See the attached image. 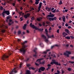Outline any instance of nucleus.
Masks as SVG:
<instances>
[{"label": "nucleus", "instance_id": "obj_4", "mask_svg": "<svg viewBox=\"0 0 74 74\" xmlns=\"http://www.w3.org/2000/svg\"><path fill=\"white\" fill-rule=\"evenodd\" d=\"M5 14H6L7 15H9L10 14V12L9 11H8V10L3 11V12H2V16H3V17H5Z\"/></svg>", "mask_w": 74, "mask_h": 74}, {"label": "nucleus", "instance_id": "obj_15", "mask_svg": "<svg viewBox=\"0 0 74 74\" xmlns=\"http://www.w3.org/2000/svg\"><path fill=\"white\" fill-rule=\"evenodd\" d=\"M26 74H31V71L28 70L26 71Z\"/></svg>", "mask_w": 74, "mask_h": 74}, {"label": "nucleus", "instance_id": "obj_42", "mask_svg": "<svg viewBox=\"0 0 74 74\" xmlns=\"http://www.w3.org/2000/svg\"><path fill=\"white\" fill-rule=\"evenodd\" d=\"M5 32V30L4 29L2 30L1 31V32H2V33H4V32Z\"/></svg>", "mask_w": 74, "mask_h": 74}, {"label": "nucleus", "instance_id": "obj_55", "mask_svg": "<svg viewBox=\"0 0 74 74\" xmlns=\"http://www.w3.org/2000/svg\"><path fill=\"white\" fill-rule=\"evenodd\" d=\"M64 71H63V70L62 71V74H63L64 73Z\"/></svg>", "mask_w": 74, "mask_h": 74}, {"label": "nucleus", "instance_id": "obj_10", "mask_svg": "<svg viewBox=\"0 0 74 74\" xmlns=\"http://www.w3.org/2000/svg\"><path fill=\"white\" fill-rule=\"evenodd\" d=\"M54 15H53L52 14H49V15H48L47 16V18H49V17L53 18V17H54Z\"/></svg>", "mask_w": 74, "mask_h": 74}, {"label": "nucleus", "instance_id": "obj_48", "mask_svg": "<svg viewBox=\"0 0 74 74\" xmlns=\"http://www.w3.org/2000/svg\"><path fill=\"white\" fill-rule=\"evenodd\" d=\"M45 32H48L47 31V29H45Z\"/></svg>", "mask_w": 74, "mask_h": 74}, {"label": "nucleus", "instance_id": "obj_40", "mask_svg": "<svg viewBox=\"0 0 74 74\" xmlns=\"http://www.w3.org/2000/svg\"><path fill=\"white\" fill-rule=\"evenodd\" d=\"M31 20H32V21H34V16H32V18H31Z\"/></svg>", "mask_w": 74, "mask_h": 74}, {"label": "nucleus", "instance_id": "obj_18", "mask_svg": "<svg viewBox=\"0 0 74 74\" xmlns=\"http://www.w3.org/2000/svg\"><path fill=\"white\" fill-rule=\"evenodd\" d=\"M63 22L65 23V17L64 16H62Z\"/></svg>", "mask_w": 74, "mask_h": 74}, {"label": "nucleus", "instance_id": "obj_8", "mask_svg": "<svg viewBox=\"0 0 74 74\" xmlns=\"http://www.w3.org/2000/svg\"><path fill=\"white\" fill-rule=\"evenodd\" d=\"M46 34L47 35V37H48V38H51L54 37V35H52L51 36H49V34H48V32H46Z\"/></svg>", "mask_w": 74, "mask_h": 74}, {"label": "nucleus", "instance_id": "obj_58", "mask_svg": "<svg viewBox=\"0 0 74 74\" xmlns=\"http://www.w3.org/2000/svg\"><path fill=\"white\" fill-rule=\"evenodd\" d=\"M20 9L21 10H23V8H22V7H21Z\"/></svg>", "mask_w": 74, "mask_h": 74}, {"label": "nucleus", "instance_id": "obj_31", "mask_svg": "<svg viewBox=\"0 0 74 74\" xmlns=\"http://www.w3.org/2000/svg\"><path fill=\"white\" fill-rule=\"evenodd\" d=\"M29 60V58H28L26 60H25V61L26 62H27L28 60Z\"/></svg>", "mask_w": 74, "mask_h": 74}, {"label": "nucleus", "instance_id": "obj_24", "mask_svg": "<svg viewBox=\"0 0 74 74\" xmlns=\"http://www.w3.org/2000/svg\"><path fill=\"white\" fill-rule=\"evenodd\" d=\"M66 52L68 53V54L70 55L71 54V52L69 51H66Z\"/></svg>", "mask_w": 74, "mask_h": 74}, {"label": "nucleus", "instance_id": "obj_32", "mask_svg": "<svg viewBox=\"0 0 74 74\" xmlns=\"http://www.w3.org/2000/svg\"><path fill=\"white\" fill-rule=\"evenodd\" d=\"M23 17H21V18H20V19L21 20L20 22H21V21H23Z\"/></svg>", "mask_w": 74, "mask_h": 74}, {"label": "nucleus", "instance_id": "obj_54", "mask_svg": "<svg viewBox=\"0 0 74 74\" xmlns=\"http://www.w3.org/2000/svg\"><path fill=\"white\" fill-rule=\"evenodd\" d=\"M38 72L39 73H41V71L40 70H40V69H38Z\"/></svg>", "mask_w": 74, "mask_h": 74}, {"label": "nucleus", "instance_id": "obj_1", "mask_svg": "<svg viewBox=\"0 0 74 74\" xmlns=\"http://www.w3.org/2000/svg\"><path fill=\"white\" fill-rule=\"evenodd\" d=\"M27 41H25L23 42L22 43L23 48L20 49V51L21 53H23V54H24L26 51L27 49H25V47H27V46L24 45L25 44L27 43Z\"/></svg>", "mask_w": 74, "mask_h": 74}, {"label": "nucleus", "instance_id": "obj_44", "mask_svg": "<svg viewBox=\"0 0 74 74\" xmlns=\"http://www.w3.org/2000/svg\"><path fill=\"white\" fill-rule=\"evenodd\" d=\"M57 19V18L56 17H54V18H53V20H55V21H56V19Z\"/></svg>", "mask_w": 74, "mask_h": 74}, {"label": "nucleus", "instance_id": "obj_13", "mask_svg": "<svg viewBox=\"0 0 74 74\" xmlns=\"http://www.w3.org/2000/svg\"><path fill=\"white\" fill-rule=\"evenodd\" d=\"M65 32L67 33V34H69V32H70V31H69V30L67 29H65Z\"/></svg>", "mask_w": 74, "mask_h": 74}, {"label": "nucleus", "instance_id": "obj_61", "mask_svg": "<svg viewBox=\"0 0 74 74\" xmlns=\"http://www.w3.org/2000/svg\"><path fill=\"white\" fill-rule=\"evenodd\" d=\"M55 46H51V49H52Z\"/></svg>", "mask_w": 74, "mask_h": 74}, {"label": "nucleus", "instance_id": "obj_30", "mask_svg": "<svg viewBox=\"0 0 74 74\" xmlns=\"http://www.w3.org/2000/svg\"><path fill=\"white\" fill-rule=\"evenodd\" d=\"M56 65H57L61 66V64L60 63L58 64V62L56 63Z\"/></svg>", "mask_w": 74, "mask_h": 74}, {"label": "nucleus", "instance_id": "obj_5", "mask_svg": "<svg viewBox=\"0 0 74 74\" xmlns=\"http://www.w3.org/2000/svg\"><path fill=\"white\" fill-rule=\"evenodd\" d=\"M17 73L16 69L15 68L14 69L12 70V71L10 72L9 74H14V73Z\"/></svg>", "mask_w": 74, "mask_h": 74}, {"label": "nucleus", "instance_id": "obj_50", "mask_svg": "<svg viewBox=\"0 0 74 74\" xmlns=\"http://www.w3.org/2000/svg\"><path fill=\"white\" fill-rule=\"evenodd\" d=\"M45 24L44 22H43L42 25L43 26H45Z\"/></svg>", "mask_w": 74, "mask_h": 74}, {"label": "nucleus", "instance_id": "obj_63", "mask_svg": "<svg viewBox=\"0 0 74 74\" xmlns=\"http://www.w3.org/2000/svg\"><path fill=\"white\" fill-rule=\"evenodd\" d=\"M12 5H13V6H14L15 5V3H13L12 4Z\"/></svg>", "mask_w": 74, "mask_h": 74}, {"label": "nucleus", "instance_id": "obj_62", "mask_svg": "<svg viewBox=\"0 0 74 74\" xmlns=\"http://www.w3.org/2000/svg\"><path fill=\"white\" fill-rule=\"evenodd\" d=\"M58 28H59V29H61L62 27L61 26H58Z\"/></svg>", "mask_w": 74, "mask_h": 74}, {"label": "nucleus", "instance_id": "obj_7", "mask_svg": "<svg viewBox=\"0 0 74 74\" xmlns=\"http://www.w3.org/2000/svg\"><path fill=\"white\" fill-rule=\"evenodd\" d=\"M41 36L42 37L45 39V41L46 42H47V43L49 42V40H48L46 38V37L43 34Z\"/></svg>", "mask_w": 74, "mask_h": 74}, {"label": "nucleus", "instance_id": "obj_49", "mask_svg": "<svg viewBox=\"0 0 74 74\" xmlns=\"http://www.w3.org/2000/svg\"><path fill=\"white\" fill-rule=\"evenodd\" d=\"M37 21H40V20L39 18H37Z\"/></svg>", "mask_w": 74, "mask_h": 74}, {"label": "nucleus", "instance_id": "obj_6", "mask_svg": "<svg viewBox=\"0 0 74 74\" xmlns=\"http://www.w3.org/2000/svg\"><path fill=\"white\" fill-rule=\"evenodd\" d=\"M42 2H40L39 4V6L38 7V12H39L40 10V8L42 7Z\"/></svg>", "mask_w": 74, "mask_h": 74}, {"label": "nucleus", "instance_id": "obj_37", "mask_svg": "<svg viewBox=\"0 0 74 74\" xmlns=\"http://www.w3.org/2000/svg\"><path fill=\"white\" fill-rule=\"evenodd\" d=\"M26 15L28 16V17H29L30 16V14H29V13H27V15Z\"/></svg>", "mask_w": 74, "mask_h": 74}, {"label": "nucleus", "instance_id": "obj_21", "mask_svg": "<svg viewBox=\"0 0 74 74\" xmlns=\"http://www.w3.org/2000/svg\"><path fill=\"white\" fill-rule=\"evenodd\" d=\"M45 61H43L42 62H40L39 64H45Z\"/></svg>", "mask_w": 74, "mask_h": 74}, {"label": "nucleus", "instance_id": "obj_19", "mask_svg": "<svg viewBox=\"0 0 74 74\" xmlns=\"http://www.w3.org/2000/svg\"><path fill=\"white\" fill-rule=\"evenodd\" d=\"M64 55L65 56H66L67 57H69V54H67L66 53H64Z\"/></svg>", "mask_w": 74, "mask_h": 74}, {"label": "nucleus", "instance_id": "obj_14", "mask_svg": "<svg viewBox=\"0 0 74 74\" xmlns=\"http://www.w3.org/2000/svg\"><path fill=\"white\" fill-rule=\"evenodd\" d=\"M49 21H50V22H51V21H54V18H49Z\"/></svg>", "mask_w": 74, "mask_h": 74}, {"label": "nucleus", "instance_id": "obj_64", "mask_svg": "<svg viewBox=\"0 0 74 74\" xmlns=\"http://www.w3.org/2000/svg\"><path fill=\"white\" fill-rule=\"evenodd\" d=\"M27 31V33H29V30H27V31Z\"/></svg>", "mask_w": 74, "mask_h": 74}, {"label": "nucleus", "instance_id": "obj_52", "mask_svg": "<svg viewBox=\"0 0 74 74\" xmlns=\"http://www.w3.org/2000/svg\"><path fill=\"white\" fill-rule=\"evenodd\" d=\"M46 23H47V24L48 25L49 24V23L48 21H47L46 22Z\"/></svg>", "mask_w": 74, "mask_h": 74}, {"label": "nucleus", "instance_id": "obj_51", "mask_svg": "<svg viewBox=\"0 0 74 74\" xmlns=\"http://www.w3.org/2000/svg\"><path fill=\"white\" fill-rule=\"evenodd\" d=\"M57 32L58 33H59V29H58L57 30Z\"/></svg>", "mask_w": 74, "mask_h": 74}, {"label": "nucleus", "instance_id": "obj_16", "mask_svg": "<svg viewBox=\"0 0 74 74\" xmlns=\"http://www.w3.org/2000/svg\"><path fill=\"white\" fill-rule=\"evenodd\" d=\"M62 35L63 36H68V33H66L65 32H63L62 33Z\"/></svg>", "mask_w": 74, "mask_h": 74}, {"label": "nucleus", "instance_id": "obj_28", "mask_svg": "<svg viewBox=\"0 0 74 74\" xmlns=\"http://www.w3.org/2000/svg\"><path fill=\"white\" fill-rule=\"evenodd\" d=\"M62 4V1L61 0L60 1V2L59 3V4L60 5Z\"/></svg>", "mask_w": 74, "mask_h": 74}, {"label": "nucleus", "instance_id": "obj_20", "mask_svg": "<svg viewBox=\"0 0 74 74\" xmlns=\"http://www.w3.org/2000/svg\"><path fill=\"white\" fill-rule=\"evenodd\" d=\"M42 59H38L36 61V62H40L41 60H42Z\"/></svg>", "mask_w": 74, "mask_h": 74}, {"label": "nucleus", "instance_id": "obj_56", "mask_svg": "<svg viewBox=\"0 0 74 74\" xmlns=\"http://www.w3.org/2000/svg\"><path fill=\"white\" fill-rule=\"evenodd\" d=\"M17 42H21V40L19 39H17Z\"/></svg>", "mask_w": 74, "mask_h": 74}, {"label": "nucleus", "instance_id": "obj_17", "mask_svg": "<svg viewBox=\"0 0 74 74\" xmlns=\"http://www.w3.org/2000/svg\"><path fill=\"white\" fill-rule=\"evenodd\" d=\"M26 24H25L24 25V26H23V29L25 30L26 29Z\"/></svg>", "mask_w": 74, "mask_h": 74}, {"label": "nucleus", "instance_id": "obj_29", "mask_svg": "<svg viewBox=\"0 0 74 74\" xmlns=\"http://www.w3.org/2000/svg\"><path fill=\"white\" fill-rule=\"evenodd\" d=\"M3 7L2 6H1L0 7V10L2 11L3 10Z\"/></svg>", "mask_w": 74, "mask_h": 74}, {"label": "nucleus", "instance_id": "obj_36", "mask_svg": "<svg viewBox=\"0 0 74 74\" xmlns=\"http://www.w3.org/2000/svg\"><path fill=\"white\" fill-rule=\"evenodd\" d=\"M56 9H55L54 10H53V11H52V12L53 13H55L56 12Z\"/></svg>", "mask_w": 74, "mask_h": 74}, {"label": "nucleus", "instance_id": "obj_41", "mask_svg": "<svg viewBox=\"0 0 74 74\" xmlns=\"http://www.w3.org/2000/svg\"><path fill=\"white\" fill-rule=\"evenodd\" d=\"M12 21H13V20L11 19H10L9 20V22L10 23L11 22H12Z\"/></svg>", "mask_w": 74, "mask_h": 74}, {"label": "nucleus", "instance_id": "obj_25", "mask_svg": "<svg viewBox=\"0 0 74 74\" xmlns=\"http://www.w3.org/2000/svg\"><path fill=\"white\" fill-rule=\"evenodd\" d=\"M31 69L34 70L35 69H36V68H34V67H29V69Z\"/></svg>", "mask_w": 74, "mask_h": 74}, {"label": "nucleus", "instance_id": "obj_39", "mask_svg": "<svg viewBox=\"0 0 74 74\" xmlns=\"http://www.w3.org/2000/svg\"><path fill=\"white\" fill-rule=\"evenodd\" d=\"M70 37L72 39H74V37L73 36H70Z\"/></svg>", "mask_w": 74, "mask_h": 74}, {"label": "nucleus", "instance_id": "obj_23", "mask_svg": "<svg viewBox=\"0 0 74 74\" xmlns=\"http://www.w3.org/2000/svg\"><path fill=\"white\" fill-rule=\"evenodd\" d=\"M24 17L25 18V19L27 18L28 17H29L27 16L26 15H24Z\"/></svg>", "mask_w": 74, "mask_h": 74}, {"label": "nucleus", "instance_id": "obj_57", "mask_svg": "<svg viewBox=\"0 0 74 74\" xmlns=\"http://www.w3.org/2000/svg\"><path fill=\"white\" fill-rule=\"evenodd\" d=\"M48 9V10H49V12L51 10V8H49Z\"/></svg>", "mask_w": 74, "mask_h": 74}, {"label": "nucleus", "instance_id": "obj_45", "mask_svg": "<svg viewBox=\"0 0 74 74\" xmlns=\"http://www.w3.org/2000/svg\"><path fill=\"white\" fill-rule=\"evenodd\" d=\"M38 25L40 27L42 26V24H40V23H38Z\"/></svg>", "mask_w": 74, "mask_h": 74}, {"label": "nucleus", "instance_id": "obj_22", "mask_svg": "<svg viewBox=\"0 0 74 74\" xmlns=\"http://www.w3.org/2000/svg\"><path fill=\"white\" fill-rule=\"evenodd\" d=\"M21 33V32L20 30H18V32H17V34L18 35H20Z\"/></svg>", "mask_w": 74, "mask_h": 74}, {"label": "nucleus", "instance_id": "obj_38", "mask_svg": "<svg viewBox=\"0 0 74 74\" xmlns=\"http://www.w3.org/2000/svg\"><path fill=\"white\" fill-rule=\"evenodd\" d=\"M47 53V52L46 51H44L43 53H42V54H46Z\"/></svg>", "mask_w": 74, "mask_h": 74}, {"label": "nucleus", "instance_id": "obj_26", "mask_svg": "<svg viewBox=\"0 0 74 74\" xmlns=\"http://www.w3.org/2000/svg\"><path fill=\"white\" fill-rule=\"evenodd\" d=\"M65 38L67 39H70V36H67L65 37Z\"/></svg>", "mask_w": 74, "mask_h": 74}, {"label": "nucleus", "instance_id": "obj_35", "mask_svg": "<svg viewBox=\"0 0 74 74\" xmlns=\"http://www.w3.org/2000/svg\"><path fill=\"white\" fill-rule=\"evenodd\" d=\"M39 3V2L36 1V2H35V4L37 5Z\"/></svg>", "mask_w": 74, "mask_h": 74}, {"label": "nucleus", "instance_id": "obj_12", "mask_svg": "<svg viewBox=\"0 0 74 74\" xmlns=\"http://www.w3.org/2000/svg\"><path fill=\"white\" fill-rule=\"evenodd\" d=\"M40 70H41L42 71H44L45 70V68L43 67H40V68L39 69Z\"/></svg>", "mask_w": 74, "mask_h": 74}, {"label": "nucleus", "instance_id": "obj_60", "mask_svg": "<svg viewBox=\"0 0 74 74\" xmlns=\"http://www.w3.org/2000/svg\"><path fill=\"white\" fill-rule=\"evenodd\" d=\"M43 2L44 4H45L46 3V1L45 0L43 1Z\"/></svg>", "mask_w": 74, "mask_h": 74}, {"label": "nucleus", "instance_id": "obj_59", "mask_svg": "<svg viewBox=\"0 0 74 74\" xmlns=\"http://www.w3.org/2000/svg\"><path fill=\"white\" fill-rule=\"evenodd\" d=\"M12 24L11 23H8V25H9V26L11 25Z\"/></svg>", "mask_w": 74, "mask_h": 74}, {"label": "nucleus", "instance_id": "obj_34", "mask_svg": "<svg viewBox=\"0 0 74 74\" xmlns=\"http://www.w3.org/2000/svg\"><path fill=\"white\" fill-rule=\"evenodd\" d=\"M69 63H71L72 64H73V63H74V61L71 62V61H69Z\"/></svg>", "mask_w": 74, "mask_h": 74}, {"label": "nucleus", "instance_id": "obj_2", "mask_svg": "<svg viewBox=\"0 0 74 74\" xmlns=\"http://www.w3.org/2000/svg\"><path fill=\"white\" fill-rule=\"evenodd\" d=\"M11 54L12 53H10V51H8L7 53L3 55V56H2L1 58V60L3 61L5 60H8V58Z\"/></svg>", "mask_w": 74, "mask_h": 74}, {"label": "nucleus", "instance_id": "obj_3", "mask_svg": "<svg viewBox=\"0 0 74 74\" xmlns=\"http://www.w3.org/2000/svg\"><path fill=\"white\" fill-rule=\"evenodd\" d=\"M30 26L31 27H32V29H34L36 30H38L39 31H40V32H42L43 30V29H39L37 28L34 25H32V23H30Z\"/></svg>", "mask_w": 74, "mask_h": 74}, {"label": "nucleus", "instance_id": "obj_27", "mask_svg": "<svg viewBox=\"0 0 74 74\" xmlns=\"http://www.w3.org/2000/svg\"><path fill=\"white\" fill-rule=\"evenodd\" d=\"M11 18V16H7L6 17L7 20H8L9 18Z\"/></svg>", "mask_w": 74, "mask_h": 74}, {"label": "nucleus", "instance_id": "obj_33", "mask_svg": "<svg viewBox=\"0 0 74 74\" xmlns=\"http://www.w3.org/2000/svg\"><path fill=\"white\" fill-rule=\"evenodd\" d=\"M67 70H68L69 71H71V68L69 67L68 68V69H67Z\"/></svg>", "mask_w": 74, "mask_h": 74}, {"label": "nucleus", "instance_id": "obj_43", "mask_svg": "<svg viewBox=\"0 0 74 74\" xmlns=\"http://www.w3.org/2000/svg\"><path fill=\"white\" fill-rule=\"evenodd\" d=\"M65 26L66 27H68V24L66 23V24H65Z\"/></svg>", "mask_w": 74, "mask_h": 74}, {"label": "nucleus", "instance_id": "obj_46", "mask_svg": "<svg viewBox=\"0 0 74 74\" xmlns=\"http://www.w3.org/2000/svg\"><path fill=\"white\" fill-rule=\"evenodd\" d=\"M35 64L37 66H39V64H37L36 63H35Z\"/></svg>", "mask_w": 74, "mask_h": 74}, {"label": "nucleus", "instance_id": "obj_47", "mask_svg": "<svg viewBox=\"0 0 74 74\" xmlns=\"http://www.w3.org/2000/svg\"><path fill=\"white\" fill-rule=\"evenodd\" d=\"M27 66L28 67H29V66H30V64H27Z\"/></svg>", "mask_w": 74, "mask_h": 74}, {"label": "nucleus", "instance_id": "obj_11", "mask_svg": "<svg viewBox=\"0 0 74 74\" xmlns=\"http://www.w3.org/2000/svg\"><path fill=\"white\" fill-rule=\"evenodd\" d=\"M52 61L53 62H51V63H50V64H56L58 62H55V60H52Z\"/></svg>", "mask_w": 74, "mask_h": 74}, {"label": "nucleus", "instance_id": "obj_53", "mask_svg": "<svg viewBox=\"0 0 74 74\" xmlns=\"http://www.w3.org/2000/svg\"><path fill=\"white\" fill-rule=\"evenodd\" d=\"M47 66H48L50 67L51 66V65L50 64H48V65H47Z\"/></svg>", "mask_w": 74, "mask_h": 74}, {"label": "nucleus", "instance_id": "obj_9", "mask_svg": "<svg viewBox=\"0 0 74 74\" xmlns=\"http://www.w3.org/2000/svg\"><path fill=\"white\" fill-rule=\"evenodd\" d=\"M37 50V48L34 49V50H33V52L35 53V54L33 55V57H37V52H36V51Z\"/></svg>", "mask_w": 74, "mask_h": 74}]
</instances>
